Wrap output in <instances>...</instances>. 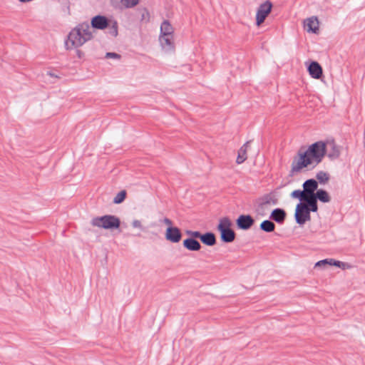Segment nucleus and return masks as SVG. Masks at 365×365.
I'll return each instance as SVG.
<instances>
[{
  "mask_svg": "<svg viewBox=\"0 0 365 365\" xmlns=\"http://www.w3.org/2000/svg\"><path fill=\"white\" fill-rule=\"evenodd\" d=\"M326 153V143L323 141L312 143L306 150L300 149L292 160V175L301 172L305 168H315L322 161Z\"/></svg>",
  "mask_w": 365,
  "mask_h": 365,
  "instance_id": "1",
  "label": "nucleus"
},
{
  "mask_svg": "<svg viewBox=\"0 0 365 365\" xmlns=\"http://www.w3.org/2000/svg\"><path fill=\"white\" fill-rule=\"evenodd\" d=\"M93 32L88 22H83L73 28L68 35V40L65 42L66 49H72L83 46L93 38Z\"/></svg>",
  "mask_w": 365,
  "mask_h": 365,
  "instance_id": "2",
  "label": "nucleus"
},
{
  "mask_svg": "<svg viewBox=\"0 0 365 365\" xmlns=\"http://www.w3.org/2000/svg\"><path fill=\"white\" fill-rule=\"evenodd\" d=\"M91 224L93 227L113 230L120 227V219L115 215H106L101 217H93L91 221Z\"/></svg>",
  "mask_w": 365,
  "mask_h": 365,
  "instance_id": "3",
  "label": "nucleus"
},
{
  "mask_svg": "<svg viewBox=\"0 0 365 365\" xmlns=\"http://www.w3.org/2000/svg\"><path fill=\"white\" fill-rule=\"evenodd\" d=\"M231 226L232 222L227 217H222L219 220L217 228L220 233L222 242L225 243H230L235 239L236 234Z\"/></svg>",
  "mask_w": 365,
  "mask_h": 365,
  "instance_id": "4",
  "label": "nucleus"
},
{
  "mask_svg": "<svg viewBox=\"0 0 365 365\" xmlns=\"http://www.w3.org/2000/svg\"><path fill=\"white\" fill-rule=\"evenodd\" d=\"M277 203L278 199L273 193L264 195L258 199L256 212L259 215H264L271 206L276 205Z\"/></svg>",
  "mask_w": 365,
  "mask_h": 365,
  "instance_id": "5",
  "label": "nucleus"
},
{
  "mask_svg": "<svg viewBox=\"0 0 365 365\" xmlns=\"http://www.w3.org/2000/svg\"><path fill=\"white\" fill-rule=\"evenodd\" d=\"M304 205V203L299 202L296 206L294 217L296 222L299 225H304L307 221L310 220V210Z\"/></svg>",
  "mask_w": 365,
  "mask_h": 365,
  "instance_id": "6",
  "label": "nucleus"
},
{
  "mask_svg": "<svg viewBox=\"0 0 365 365\" xmlns=\"http://www.w3.org/2000/svg\"><path fill=\"white\" fill-rule=\"evenodd\" d=\"M272 4L269 1H266L263 4H260L257 9L256 14V24L257 26L261 25L271 12Z\"/></svg>",
  "mask_w": 365,
  "mask_h": 365,
  "instance_id": "7",
  "label": "nucleus"
},
{
  "mask_svg": "<svg viewBox=\"0 0 365 365\" xmlns=\"http://www.w3.org/2000/svg\"><path fill=\"white\" fill-rule=\"evenodd\" d=\"M318 182L314 179H308L302 185L303 192L305 197L314 195L318 190Z\"/></svg>",
  "mask_w": 365,
  "mask_h": 365,
  "instance_id": "8",
  "label": "nucleus"
},
{
  "mask_svg": "<svg viewBox=\"0 0 365 365\" xmlns=\"http://www.w3.org/2000/svg\"><path fill=\"white\" fill-rule=\"evenodd\" d=\"M255 223L253 217L250 215H241L236 220V225L240 230H249Z\"/></svg>",
  "mask_w": 365,
  "mask_h": 365,
  "instance_id": "9",
  "label": "nucleus"
},
{
  "mask_svg": "<svg viewBox=\"0 0 365 365\" xmlns=\"http://www.w3.org/2000/svg\"><path fill=\"white\" fill-rule=\"evenodd\" d=\"M182 233L177 227H170L166 229L165 239L173 243H178L181 240Z\"/></svg>",
  "mask_w": 365,
  "mask_h": 365,
  "instance_id": "10",
  "label": "nucleus"
},
{
  "mask_svg": "<svg viewBox=\"0 0 365 365\" xmlns=\"http://www.w3.org/2000/svg\"><path fill=\"white\" fill-rule=\"evenodd\" d=\"M91 24V29H96L103 30L109 26V22H108V19L106 16H101V15H97L92 18Z\"/></svg>",
  "mask_w": 365,
  "mask_h": 365,
  "instance_id": "11",
  "label": "nucleus"
},
{
  "mask_svg": "<svg viewBox=\"0 0 365 365\" xmlns=\"http://www.w3.org/2000/svg\"><path fill=\"white\" fill-rule=\"evenodd\" d=\"M159 41L160 43V45L162 48L167 51H171L174 50L175 45H174V39L173 36H163L160 35Z\"/></svg>",
  "mask_w": 365,
  "mask_h": 365,
  "instance_id": "12",
  "label": "nucleus"
},
{
  "mask_svg": "<svg viewBox=\"0 0 365 365\" xmlns=\"http://www.w3.org/2000/svg\"><path fill=\"white\" fill-rule=\"evenodd\" d=\"M308 71L312 78L319 79L322 76V68L317 61H312L308 66Z\"/></svg>",
  "mask_w": 365,
  "mask_h": 365,
  "instance_id": "13",
  "label": "nucleus"
},
{
  "mask_svg": "<svg viewBox=\"0 0 365 365\" xmlns=\"http://www.w3.org/2000/svg\"><path fill=\"white\" fill-rule=\"evenodd\" d=\"M304 28L307 32L317 34L319 31V21L316 16H312L304 21Z\"/></svg>",
  "mask_w": 365,
  "mask_h": 365,
  "instance_id": "14",
  "label": "nucleus"
},
{
  "mask_svg": "<svg viewBox=\"0 0 365 365\" xmlns=\"http://www.w3.org/2000/svg\"><path fill=\"white\" fill-rule=\"evenodd\" d=\"M269 218L279 224H282L286 218V212L282 208H276L272 212Z\"/></svg>",
  "mask_w": 365,
  "mask_h": 365,
  "instance_id": "15",
  "label": "nucleus"
},
{
  "mask_svg": "<svg viewBox=\"0 0 365 365\" xmlns=\"http://www.w3.org/2000/svg\"><path fill=\"white\" fill-rule=\"evenodd\" d=\"M183 247L189 251H199L201 248L200 243L195 239L187 238L183 240Z\"/></svg>",
  "mask_w": 365,
  "mask_h": 365,
  "instance_id": "16",
  "label": "nucleus"
},
{
  "mask_svg": "<svg viewBox=\"0 0 365 365\" xmlns=\"http://www.w3.org/2000/svg\"><path fill=\"white\" fill-rule=\"evenodd\" d=\"M317 200L315 195L308 196L305 197L304 205H307L311 212H316L318 210Z\"/></svg>",
  "mask_w": 365,
  "mask_h": 365,
  "instance_id": "17",
  "label": "nucleus"
},
{
  "mask_svg": "<svg viewBox=\"0 0 365 365\" xmlns=\"http://www.w3.org/2000/svg\"><path fill=\"white\" fill-rule=\"evenodd\" d=\"M250 143V141L246 142L238 150V155L236 160V163L237 164H242L247 160V150Z\"/></svg>",
  "mask_w": 365,
  "mask_h": 365,
  "instance_id": "18",
  "label": "nucleus"
},
{
  "mask_svg": "<svg viewBox=\"0 0 365 365\" xmlns=\"http://www.w3.org/2000/svg\"><path fill=\"white\" fill-rule=\"evenodd\" d=\"M174 29L168 20H164L160 26V34L163 36H173Z\"/></svg>",
  "mask_w": 365,
  "mask_h": 365,
  "instance_id": "19",
  "label": "nucleus"
},
{
  "mask_svg": "<svg viewBox=\"0 0 365 365\" xmlns=\"http://www.w3.org/2000/svg\"><path fill=\"white\" fill-rule=\"evenodd\" d=\"M201 242L207 246L215 245L216 243V237L215 234L210 232L202 234Z\"/></svg>",
  "mask_w": 365,
  "mask_h": 365,
  "instance_id": "20",
  "label": "nucleus"
},
{
  "mask_svg": "<svg viewBox=\"0 0 365 365\" xmlns=\"http://www.w3.org/2000/svg\"><path fill=\"white\" fill-rule=\"evenodd\" d=\"M314 195L322 202L327 203L331 201V197L325 190L318 189Z\"/></svg>",
  "mask_w": 365,
  "mask_h": 365,
  "instance_id": "21",
  "label": "nucleus"
},
{
  "mask_svg": "<svg viewBox=\"0 0 365 365\" xmlns=\"http://www.w3.org/2000/svg\"><path fill=\"white\" fill-rule=\"evenodd\" d=\"M259 227L264 232H271L274 230L275 225L271 220H265L261 222Z\"/></svg>",
  "mask_w": 365,
  "mask_h": 365,
  "instance_id": "22",
  "label": "nucleus"
},
{
  "mask_svg": "<svg viewBox=\"0 0 365 365\" xmlns=\"http://www.w3.org/2000/svg\"><path fill=\"white\" fill-rule=\"evenodd\" d=\"M317 180L322 184L327 183L329 180V175L324 171H319L316 175Z\"/></svg>",
  "mask_w": 365,
  "mask_h": 365,
  "instance_id": "23",
  "label": "nucleus"
},
{
  "mask_svg": "<svg viewBox=\"0 0 365 365\" xmlns=\"http://www.w3.org/2000/svg\"><path fill=\"white\" fill-rule=\"evenodd\" d=\"M126 194L127 193L125 190H121L120 192H119L113 198V203L120 204L123 202L125 199Z\"/></svg>",
  "mask_w": 365,
  "mask_h": 365,
  "instance_id": "24",
  "label": "nucleus"
},
{
  "mask_svg": "<svg viewBox=\"0 0 365 365\" xmlns=\"http://www.w3.org/2000/svg\"><path fill=\"white\" fill-rule=\"evenodd\" d=\"M291 197L293 198L299 199L301 202H304L305 199V195L304 194L303 190H295L291 193Z\"/></svg>",
  "mask_w": 365,
  "mask_h": 365,
  "instance_id": "25",
  "label": "nucleus"
},
{
  "mask_svg": "<svg viewBox=\"0 0 365 365\" xmlns=\"http://www.w3.org/2000/svg\"><path fill=\"white\" fill-rule=\"evenodd\" d=\"M340 155L339 148L334 145H332V150L328 154V157L331 159H336Z\"/></svg>",
  "mask_w": 365,
  "mask_h": 365,
  "instance_id": "26",
  "label": "nucleus"
},
{
  "mask_svg": "<svg viewBox=\"0 0 365 365\" xmlns=\"http://www.w3.org/2000/svg\"><path fill=\"white\" fill-rule=\"evenodd\" d=\"M125 8H133L139 3V0H121Z\"/></svg>",
  "mask_w": 365,
  "mask_h": 365,
  "instance_id": "27",
  "label": "nucleus"
},
{
  "mask_svg": "<svg viewBox=\"0 0 365 365\" xmlns=\"http://www.w3.org/2000/svg\"><path fill=\"white\" fill-rule=\"evenodd\" d=\"M186 234L190 236V238H193L195 240H196V238H198L200 240H201V238L202 236V234L199 231L187 230Z\"/></svg>",
  "mask_w": 365,
  "mask_h": 365,
  "instance_id": "28",
  "label": "nucleus"
},
{
  "mask_svg": "<svg viewBox=\"0 0 365 365\" xmlns=\"http://www.w3.org/2000/svg\"><path fill=\"white\" fill-rule=\"evenodd\" d=\"M109 34L114 37L118 36V23L115 21L112 23L109 29Z\"/></svg>",
  "mask_w": 365,
  "mask_h": 365,
  "instance_id": "29",
  "label": "nucleus"
},
{
  "mask_svg": "<svg viewBox=\"0 0 365 365\" xmlns=\"http://www.w3.org/2000/svg\"><path fill=\"white\" fill-rule=\"evenodd\" d=\"M326 265H331V259H324L317 262L315 264L314 267L315 268L322 267H324Z\"/></svg>",
  "mask_w": 365,
  "mask_h": 365,
  "instance_id": "30",
  "label": "nucleus"
},
{
  "mask_svg": "<svg viewBox=\"0 0 365 365\" xmlns=\"http://www.w3.org/2000/svg\"><path fill=\"white\" fill-rule=\"evenodd\" d=\"M331 265L336 266L337 267L345 269L347 267V264L343 262L337 261L334 259H331Z\"/></svg>",
  "mask_w": 365,
  "mask_h": 365,
  "instance_id": "31",
  "label": "nucleus"
},
{
  "mask_svg": "<svg viewBox=\"0 0 365 365\" xmlns=\"http://www.w3.org/2000/svg\"><path fill=\"white\" fill-rule=\"evenodd\" d=\"M106 58L119 59L120 58V56L116 53L108 52L106 54Z\"/></svg>",
  "mask_w": 365,
  "mask_h": 365,
  "instance_id": "32",
  "label": "nucleus"
},
{
  "mask_svg": "<svg viewBox=\"0 0 365 365\" xmlns=\"http://www.w3.org/2000/svg\"><path fill=\"white\" fill-rule=\"evenodd\" d=\"M132 225L133 227L142 229L141 222L138 220H133L132 222Z\"/></svg>",
  "mask_w": 365,
  "mask_h": 365,
  "instance_id": "33",
  "label": "nucleus"
},
{
  "mask_svg": "<svg viewBox=\"0 0 365 365\" xmlns=\"http://www.w3.org/2000/svg\"><path fill=\"white\" fill-rule=\"evenodd\" d=\"M163 223H165V225H167L168 226V227H173V222L171 220H170L169 218H167V217H165L163 220Z\"/></svg>",
  "mask_w": 365,
  "mask_h": 365,
  "instance_id": "34",
  "label": "nucleus"
},
{
  "mask_svg": "<svg viewBox=\"0 0 365 365\" xmlns=\"http://www.w3.org/2000/svg\"><path fill=\"white\" fill-rule=\"evenodd\" d=\"M77 54L79 57H81V51H78V50L77 51Z\"/></svg>",
  "mask_w": 365,
  "mask_h": 365,
  "instance_id": "35",
  "label": "nucleus"
},
{
  "mask_svg": "<svg viewBox=\"0 0 365 365\" xmlns=\"http://www.w3.org/2000/svg\"><path fill=\"white\" fill-rule=\"evenodd\" d=\"M48 74H49L51 76H53V73H48Z\"/></svg>",
  "mask_w": 365,
  "mask_h": 365,
  "instance_id": "36",
  "label": "nucleus"
}]
</instances>
